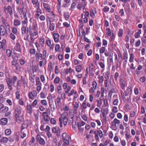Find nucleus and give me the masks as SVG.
<instances>
[{"instance_id": "nucleus-46", "label": "nucleus", "mask_w": 146, "mask_h": 146, "mask_svg": "<svg viewBox=\"0 0 146 146\" xmlns=\"http://www.w3.org/2000/svg\"><path fill=\"white\" fill-rule=\"evenodd\" d=\"M63 144L62 146H68L69 143V142L71 141H68L66 140H63Z\"/></svg>"}, {"instance_id": "nucleus-14", "label": "nucleus", "mask_w": 146, "mask_h": 146, "mask_svg": "<svg viewBox=\"0 0 146 146\" xmlns=\"http://www.w3.org/2000/svg\"><path fill=\"white\" fill-rule=\"evenodd\" d=\"M120 123V120L115 118L113 120V121L111 122V126L113 128H114L116 127L117 124L118 125Z\"/></svg>"}, {"instance_id": "nucleus-9", "label": "nucleus", "mask_w": 146, "mask_h": 146, "mask_svg": "<svg viewBox=\"0 0 146 146\" xmlns=\"http://www.w3.org/2000/svg\"><path fill=\"white\" fill-rule=\"evenodd\" d=\"M37 93L36 91L34 90L32 92H29L28 94V97L29 98L31 99H34L36 97Z\"/></svg>"}, {"instance_id": "nucleus-2", "label": "nucleus", "mask_w": 146, "mask_h": 146, "mask_svg": "<svg viewBox=\"0 0 146 146\" xmlns=\"http://www.w3.org/2000/svg\"><path fill=\"white\" fill-rule=\"evenodd\" d=\"M68 112H64L62 113L60 117H59V126L60 127H62L63 123L64 126L67 125L68 119Z\"/></svg>"}, {"instance_id": "nucleus-27", "label": "nucleus", "mask_w": 146, "mask_h": 146, "mask_svg": "<svg viewBox=\"0 0 146 146\" xmlns=\"http://www.w3.org/2000/svg\"><path fill=\"white\" fill-rule=\"evenodd\" d=\"M28 125L27 124L23 123L21 127V131H27Z\"/></svg>"}, {"instance_id": "nucleus-54", "label": "nucleus", "mask_w": 146, "mask_h": 146, "mask_svg": "<svg viewBox=\"0 0 146 146\" xmlns=\"http://www.w3.org/2000/svg\"><path fill=\"white\" fill-rule=\"evenodd\" d=\"M69 107L65 105L63 107V110L65 112H67V111H69Z\"/></svg>"}, {"instance_id": "nucleus-59", "label": "nucleus", "mask_w": 146, "mask_h": 146, "mask_svg": "<svg viewBox=\"0 0 146 146\" xmlns=\"http://www.w3.org/2000/svg\"><path fill=\"white\" fill-rule=\"evenodd\" d=\"M99 65L100 67L102 68V71H103V69H104L105 68V65L104 63L102 62H100L99 63Z\"/></svg>"}, {"instance_id": "nucleus-55", "label": "nucleus", "mask_w": 146, "mask_h": 146, "mask_svg": "<svg viewBox=\"0 0 146 146\" xmlns=\"http://www.w3.org/2000/svg\"><path fill=\"white\" fill-rule=\"evenodd\" d=\"M15 35H16L15 34L12 33H10V36L11 38L13 40H15L16 38V37Z\"/></svg>"}, {"instance_id": "nucleus-8", "label": "nucleus", "mask_w": 146, "mask_h": 146, "mask_svg": "<svg viewBox=\"0 0 146 146\" xmlns=\"http://www.w3.org/2000/svg\"><path fill=\"white\" fill-rule=\"evenodd\" d=\"M97 133H95V140L96 141H99V138L98 136H99L100 138H102L103 136L102 131L101 130H97Z\"/></svg>"}, {"instance_id": "nucleus-11", "label": "nucleus", "mask_w": 146, "mask_h": 146, "mask_svg": "<svg viewBox=\"0 0 146 146\" xmlns=\"http://www.w3.org/2000/svg\"><path fill=\"white\" fill-rule=\"evenodd\" d=\"M124 93L125 96H128V95H131L132 92L131 87L130 86H128L126 90H124Z\"/></svg>"}, {"instance_id": "nucleus-47", "label": "nucleus", "mask_w": 146, "mask_h": 146, "mask_svg": "<svg viewBox=\"0 0 146 146\" xmlns=\"http://www.w3.org/2000/svg\"><path fill=\"white\" fill-rule=\"evenodd\" d=\"M60 48V46L59 44H56L55 45V50L56 52H61L60 50H59V49Z\"/></svg>"}, {"instance_id": "nucleus-31", "label": "nucleus", "mask_w": 146, "mask_h": 146, "mask_svg": "<svg viewBox=\"0 0 146 146\" xmlns=\"http://www.w3.org/2000/svg\"><path fill=\"white\" fill-rule=\"evenodd\" d=\"M106 114L104 112H102V116L103 118V120L105 122H106L107 121L106 115L108 114V112H106Z\"/></svg>"}, {"instance_id": "nucleus-19", "label": "nucleus", "mask_w": 146, "mask_h": 146, "mask_svg": "<svg viewBox=\"0 0 146 146\" xmlns=\"http://www.w3.org/2000/svg\"><path fill=\"white\" fill-rule=\"evenodd\" d=\"M29 29H31L33 30H37L38 27L37 25V23L36 22L35 20H33L32 22V27L31 28V26H29Z\"/></svg>"}, {"instance_id": "nucleus-56", "label": "nucleus", "mask_w": 146, "mask_h": 146, "mask_svg": "<svg viewBox=\"0 0 146 146\" xmlns=\"http://www.w3.org/2000/svg\"><path fill=\"white\" fill-rule=\"evenodd\" d=\"M59 129H60V128L58 127H54L52 129V131L54 133H56Z\"/></svg>"}, {"instance_id": "nucleus-17", "label": "nucleus", "mask_w": 146, "mask_h": 146, "mask_svg": "<svg viewBox=\"0 0 146 146\" xmlns=\"http://www.w3.org/2000/svg\"><path fill=\"white\" fill-rule=\"evenodd\" d=\"M62 136V138H63V140H66L68 141H71L70 137L66 133H63Z\"/></svg>"}, {"instance_id": "nucleus-3", "label": "nucleus", "mask_w": 146, "mask_h": 146, "mask_svg": "<svg viewBox=\"0 0 146 146\" xmlns=\"http://www.w3.org/2000/svg\"><path fill=\"white\" fill-rule=\"evenodd\" d=\"M50 5L48 4H46V11L49 13H47L46 14L47 22H48V19H53L55 18V15L54 13L51 10ZM48 23L47 22V25Z\"/></svg>"}, {"instance_id": "nucleus-1", "label": "nucleus", "mask_w": 146, "mask_h": 146, "mask_svg": "<svg viewBox=\"0 0 146 146\" xmlns=\"http://www.w3.org/2000/svg\"><path fill=\"white\" fill-rule=\"evenodd\" d=\"M14 115L17 120L20 121L24 120L23 117L21 115V108L18 105L15 106L14 107Z\"/></svg>"}, {"instance_id": "nucleus-58", "label": "nucleus", "mask_w": 146, "mask_h": 146, "mask_svg": "<svg viewBox=\"0 0 146 146\" xmlns=\"http://www.w3.org/2000/svg\"><path fill=\"white\" fill-rule=\"evenodd\" d=\"M63 55L61 53H59L58 55V58L59 61H61L63 59Z\"/></svg>"}, {"instance_id": "nucleus-60", "label": "nucleus", "mask_w": 146, "mask_h": 146, "mask_svg": "<svg viewBox=\"0 0 146 146\" xmlns=\"http://www.w3.org/2000/svg\"><path fill=\"white\" fill-rule=\"evenodd\" d=\"M81 106L83 109H85L87 108V107L86 103L85 102V101H84L82 102Z\"/></svg>"}, {"instance_id": "nucleus-48", "label": "nucleus", "mask_w": 146, "mask_h": 146, "mask_svg": "<svg viewBox=\"0 0 146 146\" xmlns=\"http://www.w3.org/2000/svg\"><path fill=\"white\" fill-rule=\"evenodd\" d=\"M45 40L44 38H40L39 40V42L41 46L42 47H43L44 44V42Z\"/></svg>"}, {"instance_id": "nucleus-50", "label": "nucleus", "mask_w": 146, "mask_h": 146, "mask_svg": "<svg viewBox=\"0 0 146 146\" xmlns=\"http://www.w3.org/2000/svg\"><path fill=\"white\" fill-rule=\"evenodd\" d=\"M11 129H7L5 131V133L6 135H9L11 134Z\"/></svg>"}, {"instance_id": "nucleus-23", "label": "nucleus", "mask_w": 146, "mask_h": 146, "mask_svg": "<svg viewBox=\"0 0 146 146\" xmlns=\"http://www.w3.org/2000/svg\"><path fill=\"white\" fill-rule=\"evenodd\" d=\"M82 64L77 65L75 67V70L78 73L81 72L82 69Z\"/></svg>"}, {"instance_id": "nucleus-10", "label": "nucleus", "mask_w": 146, "mask_h": 146, "mask_svg": "<svg viewBox=\"0 0 146 146\" xmlns=\"http://www.w3.org/2000/svg\"><path fill=\"white\" fill-rule=\"evenodd\" d=\"M3 9L4 11H7V12L9 13L10 15L12 17H13V13L12 9L10 6H5L4 7Z\"/></svg>"}, {"instance_id": "nucleus-13", "label": "nucleus", "mask_w": 146, "mask_h": 146, "mask_svg": "<svg viewBox=\"0 0 146 146\" xmlns=\"http://www.w3.org/2000/svg\"><path fill=\"white\" fill-rule=\"evenodd\" d=\"M6 29L4 26L3 25H1L0 27V35H1L3 36L5 34L7 33Z\"/></svg>"}, {"instance_id": "nucleus-44", "label": "nucleus", "mask_w": 146, "mask_h": 146, "mask_svg": "<svg viewBox=\"0 0 146 146\" xmlns=\"http://www.w3.org/2000/svg\"><path fill=\"white\" fill-rule=\"evenodd\" d=\"M12 33L15 34L16 35H17L18 34V30L16 27H14L12 28Z\"/></svg>"}, {"instance_id": "nucleus-49", "label": "nucleus", "mask_w": 146, "mask_h": 146, "mask_svg": "<svg viewBox=\"0 0 146 146\" xmlns=\"http://www.w3.org/2000/svg\"><path fill=\"white\" fill-rule=\"evenodd\" d=\"M110 74V71L109 70L105 72V76L104 77L106 79H109V75Z\"/></svg>"}, {"instance_id": "nucleus-41", "label": "nucleus", "mask_w": 146, "mask_h": 146, "mask_svg": "<svg viewBox=\"0 0 146 146\" xmlns=\"http://www.w3.org/2000/svg\"><path fill=\"white\" fill-rule=\"evenodd\" d=\"M106 48L105 47L102 46L101 47L100 49V55H102V54L105 52L106 51Z\"/></svg>"}, {"instance_id": "nucleus-26", "label": "nucleus", "mask_w": 146, "mask_h": 146, "mask_svg": "<svg viewBox=\"0 0 146 146\" xmlns=\"http://www.w3.org/2000/svg\"><path fill=\"white\" fill-rule=\"evenodd\" d=\"M21 31L22 34H25L28 33V29L27 28H26V26H22Z\"/></svg>"}, {"instance_id": "nucleus-57", "label": "nucleus", "mask_w": 146, "mask_h": 146, "mask_svg": "<svg viewBox=\"0 0 146 146\" xmlns=\"http://www.w3.org/2000/svg\"><path fill=\"white\" fill-rule=\"evenodd\" d=\"M123 33V30L122 29L119 30V32L118 33V36L119 37H121L122 36Z\"/></svg>"}, {"instance_id": "nucleus-43", "label": "nucleus", "mask_w": 146, "mask_h": 146, "mask_svg": "<svg viewBox=\"0 0 146 146\" xmlns=\"http://www.w3.org/2000/svg\"><path fill=\"white\" fill-rule=\"evenodd\" d=\"M98 82L100 84H101L104 81V78L102 76H101L99 75L98 76Z\"/></svg>"}, {"instance_id": "nucleus-22", "label": "nucleus", "mask_w": 146, "mask_h": 146, "mask_svg": "<svg viewBox=\"0 0 146 146\" xmlns=\"http://www.w3.org/2000/svg\"><path fill=\"white\" fill-rule=\"evenodd\" d=\"M8 119L6 118H1L0 119V124L2 125H6L8 122Z\"/></svg>"}, {"instance_id": "nucleus-40", "label": "nucleus", "mask_w": 146, "mask_h": 146, "mask_svg": "<svg viewBox=\"0 0 146 146\" xmlns=\"http://www.w3.org/2000/svg\"><path fill=\"white\" fill-rule=\"evenodd\" d=\"M86 123L84 121H81L78 122L77 123V127H82L85 125Z\"/></svg>"}, {"instance_id": "nucleus-7", "label": "nucleus", "mask_w": 146, "mask_h": 146, "mask_svg": "<svg viewBox=\"0 0 146 146\" xmlns=\"http://www.w3.org/2000/svg\"><path fill=\"white\" fill-rule=\"evenodd\" d=\"M97 83L96 81H93L92 83V86L89 89V92L92 93H95V90H96L97 86Z\"/></svg>"}, {"instance_id": "nucleus-16", "label": "nucleus", "mask_w": 146, "mask_h": 146, "mask_svg": "<svg viewBox=\"0 0 146 146\" xmlns=\"http://www.w3.org/2000/svg\"><path fill=\"white\" fill-rule=\"evenodd\" d=\"M9 110L8 107L4 106L2 104H0V112H5Z\"/></svg>"}, {"instance_id": "nucleus-64", "label": "nucleus", "mask_w": 146, "mask_h": 146, "mask_svg": "<svg viewBox=\"0 0 146 146\" xmlns=\"http://www.w3.org/2000/svg\"><path fill=\"white\" fill-rule=\"evenodd\" d=\"M119 76V74L118 72H115V75L114 76V78L115 79V80L117 81L118 78V77Z\"/></svg>"}, {"instance_id": "nucleus-38", "label": "nucleus", "mask_w": 146, "mask_h": 146, "mask_svg": "<svg viewBox=\"0 0 146 146\" xmlns=\"http://www.w3.org/2000/svg\"><path fill=\"white\" fill-rule=\"evenodd\" d=\"M64 17L65 20L68 21L69 19V13L68 12H66L64 13Z\"/></svg>"}, {"instance_id": "nucleus-39", "label": "nucleus", "mask_w": 146, "mask_h": 146, "mask_svg": "<svg viewBox=\"0 0 146 146\" xmlns=\"http://www.w3.org/2000/svg\"><path fill=\"white\" fill-rule=\"evenodd\" d=\"M129 61L130 62H132L133 61L135 56L134 54L133 53H131L129 54Z\"/></svg>"}, {"instance_id": "nucleus-45", "label": "nucleus", "mask_w": 146, "mask_h": 146, "mask_svg": "<svg viewBox=\"0 0 146 146\" xmlns=\"http://www.w3.org/2000/svg\"><path fill=\"white\" fill-rule=\"evenodd\" d=\"M91 135L89 134H87L86 137L84 138V140L85 141L87 142L88 143H89V139Z\"/></svg>"}, {"instance_id": "nucleus-5", "label": "nucleus", "mask_w": 146, "mask_h": 146, "mask_svg": "<svg viewBox=\"0 0 146 146\" xmlns=\"http://www.w3.org/2000/svg\"><path fill=\"white\" fill-rule=\"evenodd\" d=\"M128 54L127 51L124 52L123 53V57L122 60L123 63L124 65H126L127 62Z\"/></svg>"}, {"instance_id": "nucleus-62", "label": "nucleus", "mask_w": 146, "mask_h": 146, "mask_svg": "<svg viewBox=\"0 0 146 146\" xmlns=\"http://www.w3.org/2000/svg\"><path fill=\"white\" fill-rule=\"evenodd\" d=\"M48 70H49L50 71H51L53 69V67L52 66V63L51 62H50L48 65Z\"/></svg>"}, {"instance_id": "nucleus-4", "label": "nucleus", "mask_w": 146, "mask_h": 146, "mask_svg": "<svg viewBox=\"0 0 146 146\" xmlns=\"http://www.w3.org/2000/svg\"><path fill=\"white\" fill-rule=\"evenodd\" d=\"M6 82L7 83L9 89L11 90L13 89L12 85H13L12 81L11 79L9 78H5Z\"/></svg>"}, {"instance_id": "nucleus-33", "label": "nucleus", "mask_w": 146, "mask_h": 146, "mask_svg": "<svg viewBox=\"0 0 146 146\" xmlns=\"http://www.w3.org/2000/svg\"><path fill=\"white\" fill-rule=\"evenodd\" d=\"M94 66L92 62H90L88 64V68H89V71L94 70Z\"/></svg>"}, {"instance_id": "nucleus-34", "label": "nucleus", "mask_w": 146, "mask_h": 146, "mask_svg": "<svg viewBox=\"0 0 146 146\" xmlns=\"http://www.w3.org/2000/svg\"><path fill=\"white\" fill-rule=\"evenodd\" d=\"M61 3H58L56 6L57 9L60 14H62V10L61 7Z\"/></svg>"}, {"instance_id": "nucleus-21", "label": "nucleus", "mask_w": 146, "mask_h": 146, "mask_svg": "<svg viewBox=\"0 0 146 146\" xmlns=\"http://www.w3.org/2000/svg\"><path fill=\"white\" fill-rule=\"evenodd\" d=\"M15 50L19 52H21V49L20 44L19 42H17L14 47Z\"/></svg>"}, {"instance_id": "nucleus-28", "label": "nucleus", "mask_w": 146, "mask_h": 146, "mask_svg": "<svg viewBox=\"0 0 146 146\" xmlns=\"http://www.w3.org/2000/svg\"><path fill=\"white\" fill-rule=\"evenodd\" d=\"M59 34L58 33H54L53 35V37L54 41L55 42H57L58 41V38H59Z\"/></svg>"}, {"instance_id": "nucleus-53", "label": "nucleus", "mask_w": 146, "mask_h": 146, "mask_svg": "<svg viewBox=\"0 0 146 146\" xmlns=\"http://www.w3.org/2000/svg\"><path fill=\"white\" fill-rule=\"evenodd\" d=\"M6 52L7 56L8 57H10L11 56V54L12 53V51L10 50V49H7L6 50Z\"/></svg>"}, {"instance_id": "nucleus-37", "label": "nucleus", "mask_w": 146, "mask_h": 146, "mask_svg": "<svg viewBox=\"0 0 146 146\" xmlns=\"http://www.w3.org/2000/svg\"><path fill=\"white\" fill-rule=\"evenodd\" d=\"M11 63L12 65L15 67L16 70H17V63L16 60L14 59L12 61Z\"/></svg>"}, {"instance_id": "nucleus-20", "label": "nucleus", "mask_w": 146, "mask_h": 146, "mask_svg": "<svg viewBox=\"0 0 146 146\" xmlns=\"http://www.w3.org/2000/svg\"><path fill=\"white\" fill-rule=\"evenodd\" d=\"M6 41L5 39H3L0 41V48H5L7 46Z\"/></svg>"}, {"instance_id": "nucleus-51", "label": "nucleus", "mask_w": 146, "mask_h": 146, "mask_svg": "<svg viewBox=\"0 0 146 146\" xmlns=\"http://www.w3.org/2000/svg\"><path fill=\"white\" fill-rule=\"evenodd\" d=\"M34 31L31 34V36L32 37H34V36H37L38 34L37 30H34Z\"/></svg>"}, {"instance_id": "nucleus-61", "label": "nucleus", "mask_w": 146, "mask_h": 146, "mask_svg": "<svg viewBox=\"0 0 146 146\" xmlns=\"http://www.w3.org/2000/svg\"><path fill=\"white\" fill-rule=\"evenodd\" d=\"M17 11L21 15H22V13H23V12H24V10L22 9L19 7L17 8Z\"/></svg>"}, {"instance_id": "nucleus-32", "label": "nucleus", "mask_w": 146, "mask_h": 146, "mask_svg": "<svg viewBox=\"0 0 146 146\" xmlns=\"http://www.w3.org/2000/svg\"><path fill=\"white\" fill-rule=\"evenodd\" d=\"M76 0H73V2L71 4L70 9L71 10H73L75 8L76 6Z\"/></svg>"}, {"instance_id": "nucleus-30", "label": "nucleus", "mask_w": 146, "mask_h": 146, "mask_svg": "<svg viewBox=\"0 0 146 146\" xmlns=\"http://www.w3.org/2000/svg\"><path fill=\"white\" fill-rule=\"evenodd\" d=\"M21 22L19 20L17 19H14V25L15 26H18L21 25Z\"/></svg>"}, {"instance_id": "nucleus-42", "label": "nucleus", "mask_w": 146, "mask_h": 146, "mask_svg": "<svg viewBox=\"0 0 146 146\" xmlns=\"http://www.w3.org/2000/svg\"><path fill=\"white\" fill-rule=\"evenodd\" d=\"M28 23L27 18H25L24 20L22 21V26H26L25 25L27 26Z\"/></svg>"}, {"instance_id": "nucleus-36", "label": "nucleus", "mask_w": 146, "mask_h": 146, "mask_svg": "<svg viewBox=\"0 0 146 146\" xmlns=\"http://www.w3.org/2000/svg\"><path fill=\"white\" fill-rule=\"evenodd\" d=\"M3 22L5 25L4 27L6 28V30H10L9 26L7 21L6 20H4L3 21Z\"/></svg>"}, {"instance_id": "nucleus-12", "label": "nucleus", "mask_w": 146, "mask_h": 146, "mask_svg": "<svg viewBox=\"0 0 146 146\" xmlns=\"http://www.w3.org/2000/svg\"><path fill=\"white\" fill-rule=\"evenodd\" d=\"M46 44L48 46H50V47H49L50 50H53L54 47V44L53 43V42H52H52L50 40H46Z\"/></svg>"}, {"instance_id": "nucleus-24", "label": "nucleus", "mask_w": 146, "mask_h": 146, "mask_svg": "<svg viewBox=\"0 0 146 146\" xmlns=\"http://www.w3.org/2000/svg\"><path fill=\"white\" fill-rule=\"evenodd\" d=\"M115 89L114 88H112L110 90H109L108 94V99H109V100H111L113 93H115Z\"/></svg>"}, {"instance_id": "nucleus-25", "label": "nucleus", "mask_w": 146, "mask_h": 146, "mask_svg": "<svg viewBox=\"0 0 146 146\" xmlns=\"http://www.w3.org/2000/svg\"><path fill=\"white\" fill-rule=\"evenodd\" d=\"M27 132V131H21L20 136L21 138L23 139L26 136V134Z\"/></svg>"}, {"instance_id": "nucleus-6", "label": "nucleus", "mask_w": 146, "mask_h": 146, "mask_svg": "<svg viewBox=\"0 0 146 146\" xmlns=\"http://www.w3.org/2000/svg\"><path fill=\"white\" fill-rule=\"evenodd\" d=\"M120 86L123 90H125V87L127 85V82L123 79H121L120 80Z\"/></svg>"}, {"instance_id": "nucleus-15", "label": "nucleus", "mask_w": 146, "mask_h": 146, "mask_svg": "<svg viewBox=\"0 0 146 146\" xmlns=\"http://www.w3.org/2000/svg\"><path fill=\"white\" fill-rule=\"evenodd\" d=\"M96 9L95 7L90 9V17L92 18H94L95 17V15L96 13Z\"/></svg>"}, {"instance_id": "nucleus-52", "label": "nucleus", "mask_w": 146, "mask_h": 146, "mask_svg": "<svg viewBox=\"0 0 146 146\" xmlns=\"http://www.w3.org/2000/svg\"><path fill=\"white\" fill-rule=\"evenodd\" d=\"M47 99L48 100L49 104H50V105L51 106L52 105V104L53 103L52 102V97L51 96H49L47 97Z\"/></svg>"}, {"instance_id": "nucleus-63", "label": "nucleus", "mask_w": 146, "mask_h": 146, "mask_svg": "<svg viewBox=\"0 0 146 146\" xmlns=\"http://www.w3.org/2000/svg\"><path fill=\"white\" fill-rule=\"evenodd\" d=\"M106 31H107V34L109 36H111L112 32H111V31H110V28H108L106 29Z\"/></svg>"}, {"instance_id": "nucleus-35", "label": "nucleus", "mask_w": 146, "mask_h": 146, "mask_svg": "<svg viewBox=\"0 0 146 146\" xmlns=\"http://www.w3.org/2000/svg\"><path fill=\"white\" fill-rule=\"evenodd\" d=\"M85 2H82V3L79 4L77 7V8L78 9H81L82 7H85L86 4H85Z\"/></svg>"}, {"instance_id": "nucleus-29", "label": "nucleus", "mask_w": 146, "mask_h": 146, "mask_svg": "<svg viewBox=\"0 0 146 146\" xmlns=\"http://www.w3.org/2000/svg\"><path fill=\"white\" fill-rule=\"evenodd\" d=\"M33 107L32 105L30 104L27 105V109L28 110V113L29 114H31L32 113V108Z\"/></svg>"}, {"instance_id": "nucleus-18", "label": "nucleus", "mask_w": 146, "mask_h": 146, "mask_svg": "<svg viewBox=\"0 0 146 146\" xmlns=\"http://www.w3.org/2000/svg\"><path fill=\"white\" fill-rule=\"evenodd\" d=\"M113 105L115 106H117L119 102V100L117 95L114 94L113 96Z\"/></svg>"}]
</instances>
